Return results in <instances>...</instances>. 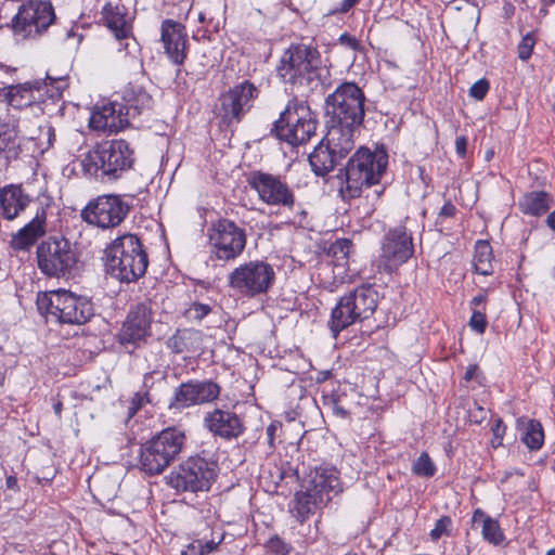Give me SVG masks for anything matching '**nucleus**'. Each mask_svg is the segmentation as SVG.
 Returning <instances> with one entry per match:
<instances>
[{
    "instance_id": "09e8293b",
    "label": "nucleus",
    "mask_w": 555,
    "mask_h": 555,
    "mask_svg": "<svg viewBox=\"0 0 555 555\" xmlns=\"http://www.w3.org/2000/svg\"><path fill=\"white\" fill-rule=\"evenodd\" d=\"M466 146H467V140L465 137H459L456 138L455 140V149H456V152L461 155V156H464L465 153H466Z\"/></svg>"
},
{
    "instance_id": "9d476101",
    "label": "nucleus",
    "mask_w": 555,
    "mask_h": 555,
    "mask_svg": "<svg viewBox=\"0 0 555 555\" xmlns=\"http://www.w3.org/2000/svg\"><path fill=\"white\" fill-rule=\"evenodd\" d=\"M275 281L273 267L262 260H250L234 268L228 284L235 293L245 297H256L267 294Z\"/></svg>"
},
{
    "instance_id": "4d7b16f0",
    "label": "nucleus",
    "mask_w": 555,
    "mask_h": 555,
    "mask_svg": "<svg viewBox=\"0 0 555 555\" xmlns=\"http://www.w3.org/2000/svg\"><path fill=\"white\" fill-rule=\"evenodd\" d=\"M192 8H193V3L189 4L188 8L185 9V13L184 14H179L178 17L180 20L186 21L188 17H189L190 12L192 10Z\"/></svg>"
},
{
    "instance_id": "0e129e2a",
    "label": "nucleus",
    "mask_w": 555,
    "mask_h": 555,
    "mask_svg": "<svg viewBox=\"0 0 555 555\" xmlns=\"http://www.w3.org/2000/svg\"><path fill=\"white\" fill-rule=\"evenodd\" d=\"M546 555H555V548L550 550Z\"/></svg>"
},
{
    "instance_id": "864d4df0",
    "label": "nucleus",
    "mask_w": 555,
    "mask_h": 555,
    "mask_svg": "<svg viewBox=\"0 0 555 555\" xmlns=\"http://www.w3.org/2000/svg\"><path fill=\"white\" fill-rule=\"evenodd\" d=\"M359 0H343L340 3V7L335 12L346 13L348 12L352 7H354Z\"/></svg>"
},
{
    "instance_id": "6ab92c4d",
    "label": "nucleus",
    "mask_w": 555,
    "mask_h": 555,
    "mask_svg": "<svg viewBox=\"0 0 555 555\" xmlns=\"http://www.w3.org/2000/svg\"><path fill=\"white\" fill-rule=\"evenodd\" d=\"M412 234L405 225H398L390 229L385 236L382 247V261L384 270L388 273L397 270L406 262L413 255Z\"/></svg>"
},
{
    "instance_id": "603ef678",
    "label": "nucleus",
    "mask_w": 555,
    "mask_h": 555,
    "mask_svg": "<svg viewBox=\"0 0 555 555\" xmlns=\"http://www.w3.org/2000/svg\"><path fill=\"white\" fill-rule=\"evenodd\" d=\"M486 301H487L486 295L479 294L472 299L470 305L474 307V309H478L480 306H481V309L482 308L486 309V307H485Z\"/></svg>"
},
{
    "instance_id": "a19ab883",
    "label": "nucleus",
    "mask_w": 555,
    "mask_h": 555,
    "mask_svg": "<svg viewBox=\"0 0 555 555\" xmlns=\"http://www.w3.org/2000/svg\"><path fill=\"white\" fill-rule=\"evenodd\" d=\"M487 319L485 313V308L482 309H474L473 314L469 320V326L475 332L482 334L487 327Z\"/></svg>"
},
{
    "instance_id": "20e7f679",
    "label": "nucleus",
    "mask_w": 555,
    "mask_h": 555,
    "mask_svg": "<svg viewBox=\"0 0 555 555\" xmlns=\"http://www.w3.org/2000/svg\"><path fill=\"white\" fill-rule=\"evenodd\" d=\"M36 305L41 314L60 323L83 324L93 315L88 298L66 289L39 293Z\"/></svg>"
},
{
    "instance_id": "b1692460",
    "label": "nucleus",
    "mask_w": 555,
    "mask_h": 555,
    "mask_svg": "<svg viewBox=\"0 0 555 555\" xmlns=\"http://www.w3.org/2000/svg\"><path fill=\"white\" fill-rule=\"evenodd\" d=\"M160 41L169 60L183 64L189 51V40L185 26L175 20L166 18L160 24Z\"/></svg>"
},
{
    "instance_id": "49530a36",
    "label": "nucleus",
    "mask_w": 555,
    "mask_h": 555,
    "mask_svg": "<svg viewBox=\"0 0 555 555\" xmlns=\"http://www.w3.org/2000/svg\"><path fill=\"white\" fill-rule=\"evenodd\" d=\"M40 135L37 138L39 143L43 144V139H46V147H50L53 144V141L55 139L54 129L50 125H44L39 127Z\"/></svg>"
},
{
    "instance_id": "338daca9",
    "label": "nucleus",
    "mask_w": 555,
    "mask_h": 555,
    "mask_svg": "<svg viewBox=\"0 0 555 555\" xmlns=\"http://www.w3.org/2000/svg\"><path fill=\"white\" fill-rule=\"evenodd\" d=\"M267 431L268 433H273V427L272 426L268 427Z\"/></svg>"
},
{
    "instance_id": "1a4fd4ad",
    "label": "nucleus",
    "mask_w": 555,
    "mask_h": 555,
    "mask_svg": "<svg viewBox=\"0 0 555 555\" xmlns=\"http://www.w3.org/2000/svg\"><path fill=\"white\" fill-rule=\"evenodd\" d=\"M378 293L367 284L340 298L332 310L328 326L334 337L357 321L367 319L377 307Z\"/></svg>"
},
{
    "instance_id": "2f4dec72",
    "label": "nucleus",
    "mask_w": 555,
    "mask_h": 555,
    "mask_svg": "<svg viewBox=\"0 0 555 555\" xmlns=\"http://www.w3.org/2000/svg\"><path fill=\"white\" fill-rule=\"evenodd\" d=\"M552 205V197L543 191H532L524 195L519 202V209L525 215L541 216Z\"/></svg>"
},
{
    "instance_id": "58836bf2",
    "label": "nucleus",
    "mask_w": 555,
    "mask_h": 555,
    "mask_svg": "<svg viewBox=\"0 0 555 555\" xmlns=\"http://www.w3.org/2000/svg\"><path fill=\"white\" fill-rule=\"evenodd\" d=\"M452 519L449 516L440 517L431 529L429 535L433 541H438L441 537L451 534Z\"/></svg>"
},
{
    "instance_id": "8fccbe9b",
    "label": "nucleus",
    "mask_w": 555,
    "mask_h": 555,
    "mask_svg": "<svg viewBox=\"0 0 555 555\" xmlns=\"http://www.w3.org/2000/svg\"><path fill=\"white\" fill-rule=\"evenodd\" d=\"M456 208L451 203H446L442 208L440 209V216L441 217H453L455 215Z\"/></svg>"
},
{
    "instance_id": "0eeeda50",
    "label": "nucleus",
    "mask_w": 555,
    "mask_h": 555,
    "mask_svg": "<svg viewBox=\"0 0 555 555\" xmlns=\"http://www.w3.org/2000/svg\"><path fill=\"white\" fill-rule=\"evenodd\" d=\"M185 435L176 427L162 430L146 441L140 451V468L149 475L164 472L180 454L185 443Z\"/></svg>"
},
{
    "instance_id": "f704fd0d",
    "label": "nucleus",
    "mask_w": 555,
    "mask_h": 555,
    "mask_svg": "<svg viewBox=\"0 0 555 555\" xmlns=\"http://www.w3.org/2000/svg\"><path fill=\"white\" fill-rule=\"evenodd\" d=\"M492 247L487 241H478L475 245L474 267L477 273L489 275L493 271Z\"/></svg>"
},
{
    "instance_id": "e433bc0d",
    "label": "nucleus",
    "mask_w": 555,
    "mask_h": 555,
    "mask_svg": "<svg viewBox=\"0 0 555 555\" xmlns=\"http://www.w3.org/2000/svg\"><path fill=\"white\" fill-rule=\"evenodd\" d=\"M153 375H154L153 372L146 373L144 375L143 387L146 389V391L135 392L133 395V397L129 400L128 405H127L128 420L132 418L142 406H144L146 403L151 402L147 389H150L152 387V384H150V380L152 379Z\"/></svg>"
},
{
    "instance_id": "c9c22d12",
    "label": "nucleus",
    "mask_w": 555,
    "mask_h": 555,
    "mask_svg": "<svg viewBox=\"0 0 555 555\" xmlns=\"http://www.w3.org/2000/svg\"><path fill=\"white\" fill-rule=\"evenodd\" d=\"M521 441L531 451L540 450L544 442V431L542 425L534 420H530L526 424L525 433Z\"/></svg>"
},
{
    "instance_id": "de8ad7c7",
    "label": "nucleus",
    "mask_w": 555,
    "mask_h": 555,
    "mask_svg": "<svg viewBox=\"0 0 555 555\" xmlns=\"http://www.w3.org/2000/svg\"><path fill=\"white\" fill-rule=\"evenodd\" d=\"M339 42L354 51L360 49L359 41L354 37L349 36L348 34H343L339 37Z\"/></svg>"
},
{
    "instance_id": "f257e3e1",
    "label": "nucleus",
    "mask_w": 555,
    "mask_h": 555,
    "mask_svg": "<svg viewBox=\"0 0 555 555\" xmlns=\"http://www.w3.org/2000/svg\"><path fill=\"white\" fill-rule=\"evenodd\" d=\"M339 492L341 485L336 469L319 467L311 470L304 479L301 489L295 493L294 516L304 522Z\"/></svg>"
},
{
    "instance_id": "6e6d98bb",
    "label": "nucleus",
    "mask_w": 555,
    "mask_h": 555,
    "mask_svg": "<svg viewBox=\"0 0 555 555\" xmlns=\"http://www.w3.org/2000/svg\"><path fill=\"white\" fill-rule=\"evenodd\" d=\"M5 485L9 489L17 488V479L14 476H9L5 480Z\"/></svg>"
},
{
    "instance_id": "37998d69",
    "label": "nucleus",
    "mask_w": 555,
    "mask_h": 555,
    "mask_svg": "<svg viewBox=\"0 0 555 555\" xmlns=\"http://www.w3.org/2000/svg\"><path fill=\"white\" fill-rule=\"evenodd\" d=\"M491 431L493 434V438L491 440L492 447L498 448L502 446V440L506 431V426L504 425L501 418L496 417L493 420Z\"/></svg>"
},
{
    "instance_id": "7c9ffc66",
    "label": "nucleus",
    "mask_w": 555,
    "mask_h": 555,
    "mask_svg": "<svg viewBox=\"0 0 555 555\" xmlns=\"http://www.w3.org/2000/svg\"><path fill=\"white\" fill-rule=\"evenodd\" d=\"M337 159H339L338 155L332 153V149L324 139L309 155V163L317 176H324L330 172L335 167Z\"/></svg>"
},
{
    "instance_id": "79ce46f5",
    "label": "nucleus",
    "mask_w": 555,
    "mask_h": 555,
    "mask_svg": "<svg viewBox=\"0 0 555 555\" xmlns=\"http://www.w3.org/2000/svg\"><path fill=\"white\" fill-rule=\"evenodd\" d=\"M534 44V37L531 34H527L517 47L518 57L522 61H527L532 54Z\"/></svg>"
},
{
    "instance_id": "5fc2aeb1",
    "label": "nucleus",
    "mask_w": 555,
    "mask_h": 555,
    "mask_svg": "<svg viewBox=\"0 0 555 555\" xmlns=\"http://www.w3.org/2000/svg\"><path fill=\"white\" fill-rule=\"evenodd\" d=\"M545 222L547 227L555 232V210L547 216Z\"/></svg>"
},
{
    "instance_id": "7ed1b4c3",
    "label": "nucleus",
    "mask_w": 555,
    "mask_h": 555,
    "mask_svg": "<svg viewBox=\"0 0 555 555\" xmlns=\"http://www.w3.org/2000/svg\"><path fill=\"white\" fill-rule=\"evenodd\" d=\"M108 272L120 282H134L144 275L147 255L140 240L133 234H125L114 240L105 249Z\"/></svg>"
},
{
    "instance_id": "4c0bfd02",
    "label": "nucleus",
    "mask_w": 555,
    "mask_h": 555,
    "mask_svg": "<svg viewBox=\"0 0 555 555\" xmlns=\"http://www.w3.org/2000/svg\"><path fill=\"white\" fill-rule=\"evenodd\" d=\"M412 472L421 477H433L436 474V466L427 453H422L413 463Z\"/></svg>"
},
{
    "instance_id": "a878e982",
    "label": "nucleus",
    "mask_w": 555,
    "mask_h": 555,
    "mask_svg": "<svg viewBox=\"0 0 555 555\" xmlns=\"http://www.w3.org/2000/svg\"><path fill=\"white\" fill-rule=\"evenodd\" d=\"M204 425L210 433L223 439L237 438L244 430L236 414L219 409L205 415Z\"/></svg>"
},
{
    "instance_id": "774afa93",
    "label": "nucleus",
    "mask_w": 555,
    "mask_h": 555,
    "mask_svg": "<svg viewBox=\"0 0 555 555\" xmlns=\"http://www.w3.org/2000/svg\"><path fill=\"white\" fill-rule=\"evenodd\" d=\"M553 111L555 112V104L553 105Z\"/></svg>"
},
{
    "instance_id": "72a5a7b5",
    "label": "nucleus",
    "mask_w": 555,
    "mask_h": 555,
    "mask_svg": "<svg viewBox=\"0 0 555 555\" xmlns=\"http://www.w3.org/2000/svg\"><path fill=\"white\" fill-rule=\"evenodd\" d=\"M124 99L129 108V117L150 109L153 103L152 96L141 87H131L126 90Z\"/></svg>"
},
{
    "instance_id": "c85d7f7f",
    "label": "nucleus",
    "mask_w": 555,
    "mask_h": 555,
    "mask_svg": "<svg viewBox=\"0 0 555 555\" xmlns=\"http://www.w3.org/2000/svg\"><path fill=\"white\" fill-rule=\"evenodd\" d=\"M23 141L16 119H0V157H4L8 162L17 159Z\"/></svg>"
},
{
    "instance_id": "cd10ccee",
    "label": "nucleus",
    "mask_w": 555,
    "mask_h": 555,
    "mask_svg": "<svg viewBox=\"0 0 555 555\" xmlns=\"http://www.w3.org/2000/svg\"><path fill=\"white\" fill-rule=\"evenodd\" d=\"M360 126H351L346 122L332 121L324 141L336 153L338 158L347 156L354 147V133Z\"/></svg>"
},
{
    "instance_id": "69168bd1",
    "label": "nucleus",
    "mask_w": 555,
    "mask_h": 555,
    "mask_svg": "<svg viewBox=\"0 0 555 555\" xmlns=\"http://www.w3.org/2000/svg\"><path fill=\"white\" fill-rule=\"evenodd\" d=\"M478 412L481 414V415H485V410L482 408H478Z\"/></svg>"
},
{
    "instance_id": "f3484780",
    "label": "nucleus",
    "mask_w": 555,
    "mask_h": 555,
    "mask_svg": "<svg viewBox=\"0 0 555 555\" xmlns=\"http://www.w3.org/2000/svg\"><path fill=\"white\" fill-rule=\"evenodd\" d=\"M128 211L129 206L120 196L105 194L90 201L81 210V218L91 225L111 229L118 227Z\"/></svg>"
},
{
    "instance_id": "5701e85b",
    "label": "nucleus",
    "mask_w": 555,
    "mask_h": 555,
    "mask_svg": "<svg viewBox=\"0 0 555 555\" xmlns=\"http://www.w3.org/2000/svg\"><path fill=\"white\" fill-rule=\"evenodd\" d=\"M219 393L220 387L211 380L183 383L176 389L169 406L182 410L204 404L216 400Z\"/></svg>"
},
{
    "instance_id": "473e14b6",
    "label": "nucleus",
    "mask_w": 555,
    "mask_h": 555,
    "mask_svg": "<svg viewBox=\"0 0 555 555\" xmlns=\"http://www.w3.org/2000/svg\"><path fill=\"white\" fill-rule=\"evenodd\" d=\"M473 522L481 525V535L487 542L493 545H499L504 541L505 535L499 521L491 518L482 511L477 509L474 512Z\"/></svg>"
},
{
    "instance_id": "6e6552de",
    "label": "nucleus",
    "mask_w": 555,
    "mask_h": 555,
    "mask_svg": "<svg viewBox=\"0 0 555 555\" xmlns=\"http://www.w3.org/2000/svg\"><path fill=\"white\" fill-rule=\"evenodd\" d=\"M320 53L315 48L293 46L282 55L278 74L285 82L312 87L320 81Z\"/></svg>"
},
{
    "instance_id": "ea45409f",
    "label": "nucleus",
    "mask_w": 555,
    "mask_h": 555,
    "mask_svg": "<svg viewBox=\"0 0 555 555\" xmlns=\"http://www.w3.org/2000/svg\"><path fill=\"white\" fill-rule=\"evenodd\" d=\"M216 546L217 544L212 541L204 543L201 540H196L190 543L186 548L181 552V555H205L214 551Z\"/></svg>"
},
{
    "instance_id": "ddd939ff",
    "label": "nucleus",
    "mask_w": 555,
    "mask_h": 555,
    "mask_svg": "<svg viewBox=\"0 0 555 555\" xmlns=\"http://www.w3.org/2000/svg\"><path fill=\"white\" fill-rule=\"evenodd\" d=\"M363 91L354 82L341 83L326 99V111L332 121L361 126L364 118Z\"/></svg>"
},
{
    "instance_id": "a18cd8bd",
    "label": "nucleus",
    "mask_w": 555,
    "mask_h": 555,
    "mask_svg": "<svg viewBox=\"0 0 555 555\" xmlns=\"http://www.w3.org/2000/svg\"><path fill=\"white\" fill-rule=\"evenodd\" d=\"M489 91V82L486 79L476 81L469 89V95L481 101Z\"/></svg>"
},
{
    "instance_id": "052dcab7",
    "label": "nucleus",
    "mask_w": 555,
    "mask_h": 555,
    "mask_svg": "<svg viewBox=\"0 0 555 555\" xmlns=\"http://www.w3.org/2000/svg\"><path fill=\"white\" fill-rule=\"evenodd\" d=\"M470 417H472V421H474L475 423H480L481 420L485 417V415H475L474 413L470 414Z\"/></svg>"
},
{
    "instance_id": "aec40b11",
    "label": "nucleus",
    "mask_w": 555,
    "mask_h": 555,
    "mask_svg": "<svg viewBox=\"0 0 555 555\" xmlns=\"http://www.w3.org/2000/svg\"><path fill=\"white\" fill-rule=\"evenodd\" d=\"M248 183L257 192L259 198L268 205L285 207L294 205V194L280 177L256 171L250 175Z\"/></svg>"
},
{
    "instance_id": "4be33fe9",
    "label": "nucleus",
    "mask_w": 555,
    "mask_h": 555,
    "mask_svg": "<svg viewBox=\"0 0 555 555\" xmlns=\"http://www.w3.org/2000/svg\"><path fill=\"white\" fill-rule=\"evenodd\" d=\"M129 125V108L127 105L117 102L108 101L96 104L89 119V127L103 133H117Z\"/></svg>"
},
{
    "instance_id": "9b49d317",
    "label": "nucleus",
    "mask_w": 555,
    "mask_h": 555,
    "mask_svg": "<svg viewBox=\"0 0 555 555\" xmlns=\"http://www.w3.org/2000/svg\"><path fill=\"white\" fill-rule=\"evenodd\" d=\"M280 140L291 145L307 143L315 133L317 120L305 103L289 101L274 126Z\"/></svg>"
},
{
    "instance_id": "423d86ee",
    "label": "nucleus",
    "mask_w": 555,
    "mask_h": 555,
    "mask_svg": "<svg viewBox=\"0 0 555 555\" xmlns=\"http://www.w3.org/2000/svg\"><path fill=\"white\" fill-rule=\"evenodd\" d=\"M387 167V155L360 149L346 166L345 185L339 189L343 198L360 196L363 188L377 184Z\"/></svg>"
},
{
    "instance_id": "e2e57ef3",
    "label": "nucleus",
    "mask_w": 555,
    "mask_h": 555,
    "mask_svg": "<svg viewBox=\"0 0 555 555\" xmlns=\"http://www.w3.org/2000/svg\"><path fill=\"white\" fill-rule=\"evenodd\" d=\"M197 18H198L199 23H204L205 22V14L203 12H199Z\"/></svg>"
},
{
    "instance_id": "f8f14e48",
    "label": "nucleus",
    "mask_w": 555,
    "mask_h": 555,
    "mask_svg": "<svg viewBox=\"0 0 555 555\" xmlns=\"http://www.w3.org/2000/svg\"><path fill=\"white\" fill-rule=\"evenodd\" d=\"M37 266L42 274L50 278H66L77 263V253L65 237H49L36 250Z\"/></svg>"
},
{
    "instance_id": "680f3d73",
    "label": "nucleus",
    "mask_w": 555,
    "mask_h": 555,
    "mask_svg": "<svg viewBox=\"0 0 555 555\" xmlns=\"http://www.w3.org/2000/svg\"><path fill=\"white\" fill-rule=\"evenodd\" d=\"M199 308H201L203 314H207L209 312L208 306L201 305Z\"/></svg>"
},
{
    "instance_id": "4468645a",
    "label": "nucleus",
    "mask_w": 555,
    "mask_h": 555,
    "mask_svg": "<svg viewBox=\"0 0 555 555\" xmlns=\"http://www.w3.org/2000/svg\"><path fill=\"white\" fill-rule=\"evenodd\" d=\"M216 473L211 464L202 457H190L168 476V483L177 491H208Z\"/></svg>"
},
{
    "instance_id": "39448f33",
    "label": "nucleus",
    "mask_w": 555,
    "mask_h": 555,
    "mask_svg": "<svg viewBox=\"0 0 555 555\" xmlns=\"http://www.w3.org/2000/svg\"><path fill=\"white\" fill-rule=\"evenodd\" d=\"M67 87L64 77L47 75L43 81L12 85L0 89V99L14 109L30 107L35 114L43 113L41 103L47 99L57 100Z\"/></svg>"
},
{
    "instance_id": "dca6fc26",
    "label": "nucleus",
    "mask_w": 555,
    "mask_h": 555,
    "mask_svg": "<svg viewBox=\"0 0 555 555\" xmlns=\"http://www.w3.org/2000/svg\"><path fill=\"white\" fill-rule=\"evenodd\" d=\"M247 242L245 230L235 222L221 219L209 230L211 253L223 261L234 260L242 255Z\"/></svg>"
},
{
    "instance_id": "13d9d810",
    "label": "nucleus",
    "mask_w": 555,
    "mask_h": 555,
    "mask_svg": "<svg viewBox=\"0 0 555 555\" xmlns=\"http://www.w3.org/2000/svg\"><path fill=\"white\" fill-rule=\"evenodd\" d=\"M476 367H477L476 365H470V366H469V369L466 371V373H465V378H466L467 380H469V379H472V378H473V376H474V371L476 370Z\"/></svg>"
},
{
    "instance_id": "c756f323",
    "label": "nucleus",
    "mask_w": 555,
    "mask_h": 555,
    "mask_svg": "<svg viewBox=\"0 0 555 555\" xmlns=\"http://www.w3.org/2000/svg\"><path fill=\"white\" fill-rule=\"evenodd\" d=\"M30 198L20 185H7L0 190L1 215L7 220H14L29 205Z\"/></svg>"
},
{
    "instance_id": "393cba45",
    "label": "nucleus",
    "mask_w": 555,
    "mask_h": 555,
    "mask_svg": "<svg viewBox=\"0 0 555 555\" xmlns=\"http://www.w3.org/2000/svg\"><path fill=\"white\" fill-rule=\"evenodd\" d=\"M152 323L151 308L139 304L130 310L119 333L121 344H138L150 335Z\"/></svg>"
},
{
    "instance_id": "412c9836",
    "label": "nucleus",
    "mask_w": 555,
    "mask_h": 555,
    "mask_svg": "<svg viewBox=\"0 0 555 555\" xmlns=\"http://www.w3.org/2000/svg\"><path fill=\"white\" fill-rule=\"evenodd\" d=\"M258 96V89L249 81H244L231 88L220 96V115L228 124L238 122L250 109Z\"/></svg>"
},
{
    "instance_id": "a211bd4d",
    "label": "nucleus",
    "mask_w": 555,
    "mask_h": 555,
    "mask_svg": "<svg viewBox=\"0 0 555 555\" xmlns=\"http://www.w3.org/2000/svg\"><path fill=\"white\" fill-rule=\"evenodd\" d=\"M102 18L118 41V51L137 59L140 44L132 35V21L124 4L107 2L102 10Z\"/></svg>"
},
{
    "instance_id": "c03bdc74",
    "label": "nucleus",
    "mask_w": 555,
    "mask_h": 555,
    "mask_svg": "<svg viewBox=\"0 0 555 555\" xmlns=\"http://www.w3.org/2000/svg\"><path fill=\"white\" fill-rule=\"evenodd\" d=\"M267 548L274 555H287L291 546L279 537H273L267 542Z\"/></svg>"
},
{
    "instance_id": "f03ea898",
    "label": "nucleus",
    "mask_w": 555,
    "mask_h": 555,
    "mask_svg": "<svg viewBox=\"0 0 555 555\" xmlns=\"http://www.w3.org/2000/svg\"><path fill=\"white\" fill-rule=\"evenodd\" d=\"M133 151L125 140L96 144L82 158L83 171L92 177L116 180L133 166Z\"/></svg>"
},
{
    "instance_id": "3c124183",
    "label": "nucleus",
    "mask_w": 555,
    "mask_h": 555,
    "mask_svg": "<svg viewBox=\"0 0 555 555\" xmlns=\"http://www.w3.org/2000/svg\"><path fill=\"white\" fill-rule=\"evenodd\" d=\"M350 248H351V243L347 240H345L343 242H337L333 246V249L335 251L339 249L344 254L345 257L348 255Z\"/></svg>"
},
{
    "instance_id": "2eb2a0df",
    "label": "nucleus",
    "mask_w": 555,
    "mask_h": 555,
    "mask_svg": "<svg viewBox=\"0 0 555 555\" xmlns=\"http://www.w3.org/2000/svg\"><path fill=\"white\" fill-rule=\"evenodd\" d=\"M12 20L13 30L23 38L41 35L54 22L53 7L44 0L22 1Z\"/></svg>"
},
{
    "instance_id": "bb28decb",
    "label": "nucleus",
    "mask_w": 555,
    "mask_h": 555,
    "mask_svg": "<svg viewBox=\"0 0 555 555\" xmlns=\"http://www.w3.org/2000/svg\"><path fill=\"white\" fill-rule=\"evenodd\" d=\"M46 232L47 214L44 209H40L27 224L12 236L10 245L14 250L27 251Z\"/></svg>"
},
{
    "instance_id": "bf43d9fd",
    "label": "nucleus",
    "mask_w": 555,
    "mask_h": 555,
    "mask_svg": "<svg viewBox=\"0 0 555 555\" xmlns=\"http://www.w3.org/2000/svg\"><path fill=\"white\" fill-rule=\"evenodd\" d=\"M53 410H54L55 414L57 416H60L62 413V402L59 401V402L54 403Z\"/></svg>"
}]
</instances>
